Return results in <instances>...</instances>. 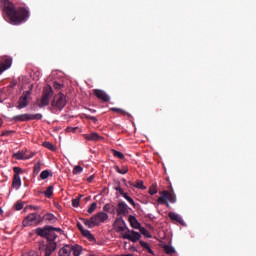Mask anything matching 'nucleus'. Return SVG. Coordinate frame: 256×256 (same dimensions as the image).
<instances>
[{
	"label": "nucleus",
	"mask_w": 256,
	"mask_h": 256,
	"mask_svg": "<svg viewBox=\"0 0 256 256\" xmlns=\"http://www.w3.org/2000/svg\"><path fill=\"white\" fill-rule=\"evenodd\" d=\"M0 7L5 14L4 18L7 17L8 22L12 25H20L30 17L29 10L23 7L15 8L14 3L10 0H0Z\"/></svg>",
	"instance_id": "obj_1"
},
{
	"label": "nucleus",
	"mask_w": 256,
	"mask_h": 256,
	"mask_svg": "<svg viewBox=\"0 0 256 256\" xmlns=\"http://www.w3.org/2000/svg\"><path fill=\"white\" fill-rule=\"evenodd\" d=\"M108 219L109 215H107L106 212H98L90 219L80 218V221H82L88 229H93L94 227H98L100 224H104Z\"/></svg>",
	"instance_id": "obj_2"
},
{
	"label": "nucleus",
	"mask_w": 256,
	"mask_h": 256,
	"mask_svg": "<svg viewBox=\"0 0 256 256\" xmlns=\"http://www.w3.org/2000/svg\"><path fill=\"white\" fill-rule=\"evenodd\" d=\"M62 233L63 230L61 228H54L52 226H44L43 228H36L35 234L42 237L43 239H47L48 242L55 241L57 239V233Z\"/></svg>",
	"instance_id": "obj_3"
},
{
	"label": "nucleus",
	"mask_w": 256,
	"mask_h": 256,
	"mask_svg": "<svg viewBox=\"0 0 256 256\" xmlns=\"http://www.w3.org/2000/svg\"><path fill=\"white\" fill-rule=\"evenodd\" d=\"M54 91L50 85H46L43 90L42 99H40V103H38L39 108L46 107L50 104V99L53 97Z\"/></svg>",
	"instance_id": "obj_4"
},
{
	"label": "nucleus",
	"mask_w": 256,
	"mask_h": 256,
	"mask_svg": "<svg viewBox=\"0 0 256 256\" xmlns=\"http://www.w3.org/2000/svg\"><path fill=\"white\" fill-rule=\"evenodd\" d=\"M43 115L41 113L38 114H19L14 116V118H12V121H15L16 123L18 122H29L32 120H42Z\"/></svg>",
	"instance_id": "obj_5"
},
{
	"label": "nucleus",
	"mask_w": 256,
	"mask_h": 256,
	"mask_svg": "<svg viewBox=\"0 0 256 256\" xmlns=\"http://www.w3.org/2000/svg\"><path fill=\"white\" fill-rule=\"evenodd\" d=\"M66 103L67 100L65 94L60 93L54 97V100H52L51 107L55 111H62L63 108H65Z\"/></svg>",
	"instance_id": "obj_6"
},
{
	"label": "nucleus",
	"mask_w": 256,
	"mask_h": 256,
	"mask_svg": "<svg viewBox=\"0 0 256 256\" xmlns=\"http://www.w3.org/2000/svg\"><path fill=\"white\" fill-rule=\"evenodd\" d=\"M42 223V216L37 212L31 213L23 220V227H30L33 225H40Z\"/></svg>",
	"instance_id": "obj_7"
},
{
	"label": "nucleus",
	"mask_w": 256,
	"mask_h": 256,
	"mask_svg": "<svg viewBox=\"0 0 256 256\" xmlns=\"http://www.w3.org/2000/svg\"><path fill=\"white\" fill-rule=\"evenodd\" d=\"M122 239H126L128 241H131L132 243H135L141 239V233H138L135 230L127 229L126 231L122 232Z\"/></svg>",
	"instance_id": "obj_8"
},
{
	"label": "nucleus",
	"mask_w": 256,
	"mask_h": 256,
	"mask_svg": "<svg viewBox=\"0 0 256 256\" xmlns=\"http://www.w3.org/2000/svg\"><path fill=\"white\" fill-rule=\"evenodd\" d=\"M159 194H161V197L157 199L158 203H166L168 200L170 203H176L177 201L176 195L172 192L163 191L159 192Z\"/></svg>",
	"instance_id": "obj_9"
},
{
	"label": "nucleus",
	"mask_w": 256,
	"mask_h": 256,
	"mask_svg": "<svg viewBox=\"0 0 256 256\" xmlns=\"http://www.w3.org/2000/svg\"><path fill=\"white\" fill-rule=\"evenodd\" d=\"M31 92L30 91H24L22 96H20L19 101H18V108L19 110H22L23 108H26L29 106V98H30Z\"/></svg>",
	"instance_id": "obj_10"
},
{
	"label": "nucleus",
	"mask_w": 256,
	"mask_h": 256,
	"mask_svg": "<svg viewBox=\"0 0 256 256\" xmlns=\"http://www.w3.org/2000/svg\"><path fill=\"white\" fill-rule=\"evenodd\" d=\"M114 228L116 230V233H123L129 230L127 228L125 221L123 218H116L115 223H114Z\"/></svg>",
	"instance_id": "obj_11"
},
{
	"label": "nucleus",
	"mask_w": 256,
	"mask_h": 256,
	"mask_svg": "<svg viewBox=\"0 0 256 256\" xmlns=\"http://www.w3.org/2000/svg\"><path fill=\"white\" fill-rule=\"evenodd\" d=\"M95 97L99 100H102L103 103H108L110 101V96L105 91L101 89H94L92 90Z\"/></svg>",
	"instance_id": "obj_12"
},
{
	"label": "nucleus",
	"mask_w": 256,
	"mask_h": 256,
	"mask_svg": "<svg viewBox=\"0 0 256 256\" xmlns=\"http://www.w3.org/2000/svg\"><path fill=\"white\" fill-rule=\"evenodd\" d=\"M57 249V243L54 241H48L47 245L44 246V255L51 256Z\"/></svg>",
	"instance_id": "obj_13"
},
{
	"label": "nucleus",
	"mask_w": 256,
	"mask_h": 256,
	"mask_svg": "<svg viewBox=\"0 0 256 256\" xmlns=\"http://www.w3.org/2000/svg\"><path fill=\"white\" fill-rule=\"evenodd\" d=\"M84 139L87 141H102L103 137L99 136V134L97 132H91L90 134H84Z\"/></svg>",
	"instance_id": "obj_14"
},
{
	"label": "nucleus",
	"mask_w": 256,
	"mask_h": 256,
	"mask_svg": "<svg viewBox=\"0 0 256 256\" xmlns=\"http://www.w3.org/2000/svg\"><path fill=\"white\" fill-rule=\"evenodd\" d=\"M45 221L47 224H55L58 221V218L54 216L53 213H46L42 217V222Z\"/></svg>",
	"instance_id": "obj_15"
},
{
	"label": "nucleus",
	"mask_w": 256,
	"mask_h": 256,
	"mask_svg": "<svg viewBox=\"0 0 256 256\" xmlns=\"http://www.w3.org/2000/svg\"><path fill=\"white\" fill-rule=\"evenodd\" d=\"M72 251L73 247H71V245H64L62 248H60L58 256H70Z\"/></svg>",
	"instance_id": "obj_16"
},
{
	"label": "nucleus",
	"mask_w": 256,
	"mask_h": 256,
	"mask_svg": "<svg viewBox=\"0 0 256 256\" xmlns=\"http://www.w3.org/2000/svg\"><path fill=\"white\" fill-rule=\"evenodd\" d=\"M128 212V206L125 204V202H119L116 213H118V215H126Z\"/></svg>",
	"instance_id": "obj_17"
},
{
	"label": "nucleus",
	"mask_w": 256,
	"mask_h": 256,
	"mask_svg": "<svg viewBox=\"0 0 256 256\" xmlns=\"http://www.w3.org/2000/svg\"><path fill=\"white\" fill-rule=\"evenodd\" d=\"M33 156H34V154L29 156V155H27V153H25L23 151H20V152L14 154V158L16 160H27V159L32 158Z\"/></svg>",
	"instance_id": "obj_18"
},
{
	"label": "nucleus",
	"mask_w": 256,
	"mask_h": 256,
	"mask_svg": "<svg viewBox=\"0 0 256 256\" xmlns=\"http://www.w3.org/2000/svg\"><path fill=\"white\" fill-rule=\"evenodd\" d=\"M128 222L130 223L131 227L134 229H140L141 224H139L138 220L134 216H128Z\"/></svg>",
	"instance_id": "obj_19"
},
{
	"label": "nucleus",
	"mask_w": 256,
	"mask_h": 256,
	"mask_svg": "<svg viewBox=\"0 0 256 256\" xmlns=\"http://www.w3.org/2000/svg\"><path fill=\"white\" fill-rule=\"evenodd\" d=\"M12 61L10 59H5L3 63L0 64V74L8 70L11 67Z\"/></svg>",
	"instance_id": "obj_20"
},
{
	"label": "nucleus",
	"mask_w": 256,
	"mask_h": 256,
	"mask_svg": "<svg viewBox=\"0 0 256 256\" xmlns=\"http://www.w3.org/2000/svg\"><path fill=\"white\" fill-rule=\"evenodd\" d=\"M21 184H22L21 176L14 175V179L12 180V187L18 190L21 187Z\"/></svg>",
	"instance_id": "obj_21"
},
{
	"label": "nucleus",
	"mask_w": 256,
	"mask_h": 256,
	"mask_svg": "<svg viewBox=\"0 0 256 256\" xmlns=\"http://www.w3.org/2000/svg\"><path fill=\"white\" fill-rule=\"evenodd\" d=\"M169 218L179 224L184 223V220L176 212H169Z\"/></svg>",
	"instance_id": "obj_22"
},
{
	"label": "nucleus",
	"mask_w": 256,
	"mask_h": 256,
	"mask_svg": "<svg viewBox=\"0 0 256 256\" xmlns=\"http://www.w3.org/2000/svg\"><path fill=\"white\" fill-rule=\"evenodd\" d=\"M114 190H115V191H118V193H119L120 195H122V197H123L124 199L130 198V196L127 195V193L123 192V189L121 188V182H119V181L116 182V186H115Z\"/></svg>",
	"instance_id": "obj_23"
},
{
	"label": "nucleus",
	"mask_w": 256,
	"mask_h": 256,
	"mask_svg": "<svg viewBox=\"0 0 256 256\" xmlns=\"http://www.w3.org/2000/svg\"><path fill=\"white\" fill-rule=\"evenodd\" d=\"M72 247V255L74 256H81L83 248L81 245H71Z\"/></svg>",
	"instance_id": "obj_24"
},
{
	"label": "nucleus",
	"mask_w": 256,
	"mask_h": 256,
	"mask_svg": "<svg viewBox=\"0 0 256 256\" xmlns=\"http://www.w3.org/2000/svg\"><path fill=\"white\" fill-rule=\"evenodd\" d=\"M163 251H165V253L167 255H172V254H175L176 253V249L173 248V246L171 245H165L163 246Z\"/></svg>",
	"instance_id": "obj_25"
},
{
	"label": "nucleus",
	"mask_w": 256,
	"mask_h": 256,
	"mask_svg": "<svg viewBox=\"0 0 256 256\" xmlns=\"http://www.w3.org/2000/svg\"><path fill=\"white\" fill-rule=\"evenodd\" d=\"M110 111L114 112V113H118V114H122L123 116H127L128 118L131 117V114H129V112H125L122 109L119 108H111Z\"/></svg>",
	"instance_id": "obj_26"
},
{
	"label": "nucleus",
	"mask_w": 256,
	"mask_h": 256,
	"mask_svg": "<svg viewBox=\"0 0 256 256\" xmlns=\"http://www.w3.org/2000/svg\"><path fill=\"white\" fill-rule=\"evenodd\" d=\"M115 171L116 173L125 175L127 172H129V168H127V166H122V168H119L118 166H115Z\"/></svg>",
	"instance_id": "obj_27"
},
{
	"label": "nucleus",
	"mask_w": 256,
	"mask_h": 256,
	"mask_svg": "<svg viewBox=\"0 0 256 256\" xmlns=\"http://www.w3.org/2000/svg\"><path fill=\"white\" fill-rule=\"evenodd\" d=\"M80 233H82V236L86 237L90 241H93L95 239L93 234H91L89 230H82L80 231Z\"/></svg>",
	"instance_id": "obj_28"
},
{
	"label": "nucleus",
	"mask_w": 256,
	"mask_h": 256,
	"mask_svg": "<svg viewBox=\"0 0 256 256\" xmlns=\"http://www.w3.org/2000/svg\"><path fill=\"white\" fill-rule=\"evenodd\" d=\"M139 245L142 246L144 249H146V251L150 254H154L153 250H151L149 244H147V242H144L142 240L139 241Z\"/></svg>",
	"instance_id": "obj_29"
},
{
	"label": "nucleus",
	"mask_w": 256,
	"mask_h": 256,
	"mask_svg": "<svg viewBox=\"0 0 256 256\" xmlns=\"http://www.w3.org/2000/svg\"><path fill=\"white\" fill-rule=\"evenodd\" d=\"M134 188L139 190H146V187L143 186L142 180H136V183L134 184Z\"/></svg>",
	"instance_id": "obj_30"
},
{
	"label": "nucleus",
	"mask_w": 256,
	"mask_h": 256,
	"mask_svg": "<svg viewBox=\"0 0 256 256\" xmlns=\"http://www.w3.org/2000/svg\"><path fill=\"white\" fill-rule=\"evenodd\" d=\"M157 184L154 183L150 186V188L148 189V194H150L151 196H153L154 194H157Z\"/></svg>",
	"instance_id": "obj_31"
},
{
	"label": "nucleus",
	"mask_w": 256,
	"mask_h": 256,
	"mask_svg": "<svg viewBox=\"0 0 256 256\" xmlns=\"http://www.w3.org/2000/svg\"><path fill=\"white\" fill-rule=\"evenodd\" d=\"M53 190H54L53 186H48L46 192H44V196H46L47 198L53 197Z\"/></svg>",
	"instance_id": "obj_32"
},
{
	"label": "nucleus",
	"mask_w": 256,
	"mask_h": 256,
	"mask_svg": "<svg viewBox=\"0 0 256 256\" xmlns=\"http://www.w3.org/2000/svg\"><path fill=\"white\" fill-rule=\"evenodd\" d=\"M50 176H53V174H50L48 170L42 171V173H40V179L42 180H46Z\"/></svg>",
	"instance_id": "obj_33"
},
{
	"label": "nucleus",
	"mask_w": 256,
	"mask_h": 256,
	"mask_svg": "<svg viewBox=\"0 0 256 256\" xmlns=\"http://www.w3.org/2000/svg\"><path fill=\"white\" fill-rule=\"evenodd\" d=\"M139 231L140 234H142L144 237H146L147 239H151V234L148 230H146V228H139Z\"/></svg>",
	"instance_id": "obj_34"
},
{
	"label": "nucleus",
	"mask_w": 256,
	"mask_h": 256,
	"mask_svg": "<svg viewBox=\"0 0 256 256\" xmlns=\"http://www.w3.org/2000/svg\"><path fill=\"white\" fill-rule=\"evenodd\" d=\"M112 154L114 155L115 158L125 159V155H123V153H121L117 150H112Z\"/></svg>",
	"instance_id": "obj_35"
},
{
	"label": "nucleus",
	"mask_w": 256,
	"mask_h": 256,
	"mask_svg": "<svg viewBox=\"0 0 256 256\" xmlns=\"http://www.w3.org/2000/svg\"><path fill=\"white\" fill-rule=\"evenodd\" d=\"M95 209H97V202H94L90 205V207H88V214H93V212L95 211Z\"/></svg>",
	"instance_id": "obj_36"
},
{
	"label": "nucleus",
	"mask_w": 256,
	"mask_h": 256,
	"mask_svg": "<svg viewBox=\"0 0 256 256\" xmlns=\"http://www.w3.org/2000/svg\"><path fill=\"white\" fill-rule=\"evenodd\" d=\"M83 172V168L79 165L75 166L74 170L72 171V173L74 175H78L81 174Z\"/></svg>",
	"instance_id": "obj_37"
},
{
	"label": "nucleus",
	"mask_w": 256,
	"mask_h": 256,
	"mask_svg": "<svg viewBox=\"0 0 256 256\" xmlns=\"http://www.w3.org/2000/svg\"><path fill=\"white\" fill-rule=\"evenodd\" d=\"M43 147H45L46 149L51 150V151H54V150H55L54 145L51 144L50 142H44V143H43Z\"/></svg>",
	"instance_id": "obj_38"
},
{
	"label": "nucleus",
	"mask_w": 256,
	"mask_h": 256,
	"mask_svg": "<svg viewBox=\"0 0 256 256\" xmlns=\"http://www.w3.org/2000/svg\"><path fill=\"white\" fill-rule=\"evenodd\" d=\"M39 172H41V162H38L34 165V174L38 175Z\"/></svg>",
	"instance_id": "obj_39"
},
{
	"label": "nucleus",
	"mask_w": 256,
	"mask_h": 256,
	"mask_svg": "<svg viewBox=\"0 0 256 256\" xmlns=\"http://www.w3.org/2000/svg\"><path fill=\"white\" fill-rule=\"evenodd\" d=\"M113 206L111 204H106L103 206V212L110 213Z\"/></svg>",
	"instance_id": "obj_40"
},
{
	"label": "nucleus",
	"mask_w": 256,
	"mask_h": 256,
	"mask_svg": "<svg viewBox=\"0 0 256 256\" xmlns=\"http://www.w3.org/2000/svg\"><path fill=\"white\" fill-rule=\"evenodd\" d=\"M14 176H18L19 177V174H22L23 173V170L21 167H14Z\"/></svg>",
	"instance_id": "obj_41"
},
{
	"label": "nucleus",
	"mask_w": 256,
	"mask_h": 256,
	"mask_svg": "<svg viewBox=\"0 0 256 256\" xmlns=\"http://www.w3.org/2000/svg\"><path fill=\"white\" fill-rule=\"evenodd\" d=\"M77 130H78V127L68 126V127L66 128V132H67V133H70V132L75 133V132H77Z\"/></svg>",
	"instance_id": "obj_42"
},
{
	"label": "nucleus",
	"mask_w": 256,
	"mask_h": 256,
	"mask_svg": "<svg viewBox=\"0 0 256 256\" xmlns=\"http://www.w3.org/2000/svg\"><path fill=\"white\" fill-rule=\"evenodd\" d=\"M80 200L79 198L72 199V207L78 208L79 207Z\"/></svg>",
	"instance_id": "obj_43"
},
{
	"label": "nucleus",
	"mask_w": 256,
	"mask_h": 256,
	"mask_svg": "<svg viewBox=\"0 0 256 256\" xmlns=\"http://www.w3.org/2000/svg\"><path fill=\"white\" fill-rule=\"evenodd\" d=\"M86 118H87V120H91L94 123H97V121H98L97 118H95L94 116H91L89 114H86Z\"/></svg>",
	"instance_id": "obj_44"
},
{
	"label": "nucleus",
	"mask_w": 256,
	"mask_h": 256,
	"mask_svg": "<svg viewBox=\"0 0 256 256\" xmlns=\"http://www.w3.org/2000/svg\"><path fill=\"white\" fill-rule=\"evenodd\" d=\"M15 133V131L14 130H8V131H5V132H3V136H10V135H13Z\"/></svg>",
	"instance_id": "obj_45"
},
{
	"label": "nucleus",
	"mask_w": 256,
	"mask_h": 256,
	"mask_svg": "<svg viewBox=\"0 0 256 256\" xmlns=\"http://www.w3.org/2000/svg\"><path fill=\"white\" fill-rule=\"evenodd\" d=\"M16 211H21L23 209V204L22 203H16Z\"/></svg>",
	"instance_id": "obj_46"
},
{
	"label": "nucleus",
	"mask_w": 256,
	"mask_h": 256,
	"mask_svg": "<svg viewBox=\"0 0 256 256\" xmlns=\"http://www.w3.org/2000/svg\"><path fill=\"white\" fill-rule=\"evenodd\" d=\"M125 200H127V202L130 203L132 206H135V202H134L133 198H131V197H126Z\"/></svg>",
	"instance_id": "obj_47"
},
{
	"label": "nucleus",
	"mask_w": 256,
	"mask_h": 256,
	"mask_svg": "<svg viewBox=\"0 0 256 256\" xmlns=\"http://www.w3.org/2000/svg\"><path fill=\"white\" fill-rule=\"evenodd\" d=\"M76 227H78L79 231H85L86 229L83 228V225L78 222V224H76Z\"/></svg>",
	"instance_id": "obj_48"
},
{
	"label": "nucleus",
	"mask_w": 256,
	"mask_h": 256,
	"mask_svg": "<svg viewBox=\"0 0 256 256\" xmlns=\"http://www.w3.org/2000/svg\"><path fill=\"white\" fill-rule=\"evenodd\" d=\"M54 87L56 90H59L61 89V84H59L58 82H55Z\"/></svg>",
	"instance_id": "obj_49"
},
{
	"label": "nucleus",
	"mask_w": 256,
	"mask_h": 256,
	"mask_svg": "<svg viewBox=\"0 0 256 256\" xmlns=\"http://www.w3.org/2000/svg\"><path fill=\"white\" fill-rule=\"evenodd\" d=\"M94 180V175H91L90 177L87 178L88 183H92Z\"/></svg>",
	"instance_id": "obj_50"
},
{
	"label": "nucleus",
	"mask_w": 256,
	"mask_h": 256,
	"mask_svg": "<svg viewBox=\"0 0 256 256\" xmlns=\"http://www.w3.org/2000/svg\"><path fill=\"white\" fill-rule=\"evenodd\" d=\"M30 208H31L32 210H35V211L41 209L40 206H33V205H31Z\"/></svg>",
	"instance_id": "obj_51"
},
{
	"label": "nucleus",
	"mask_w": 256,
	"mask_h": 256,
	"mask_svg": "<svg viewBox=\"0 0 256 256\" xmlns=\"http://www.w3.org/2000/svg\"><path fill=\"white\" fill-rule=\"evenodd\" d=\"M23 256H36L34 252H30V253H27V254H23Z\"/></svg>",
	"instance_id": "obj_52"
},
{
	"label": "nucleus",
	"mask_w": 256,
	"mask_h": 256,
	"mask_svg": "<svg viewBox=\"0 0 256 256\" xmlns=\"http://www.w3.org/2000/svg\"><path fill=\"white\" fill-rule=\"evenodd\" d=\"M159 204H161V205H165L167 208H169V207H170V204L168 203V201H166V203H159Z\"/></svg>",
	"instance_id": "obj_53"
},
{
	"label": "nucleus",
	"mask_w": 256,
	"mask_h": 256,
	"mask_svg": "<svg viewBox=\"0 0 256 256\" xmlns=\"http://www.w3.org/2000/svg\"><path fill=\"white\" fill-rule=\"evenodd\" d=\"M128 185H130L131 187L135 186V184L133 182H131V181L128 182Z\"/></svg>",
	"instance_id": "obj_54"
},
{
	"label": "nucleus",
	"mask_w": 256,
	"mask_h": 256,
	"mask_svg": "<svg viewBox=\"0 0 256 256\" xmlns=\"http://www.w3.org/2000/svg\"><path fill=\"white\" fill-rule=\"evenodd\" d=\"M88 111H90L92 114H94L96 112L95 109H88Z\"/></svg>",
	"instance_id": "obj_55"
},
{
	"label": "nucleus",
	"mask_w": 256,
	"mask_h": 256,
	"mask_svg": "<svg viewBox=\"0 0 256 256\" xmlns=\"http://www.w3.org/2000/svg\"><path fill=\"white\" fill-rule=\"evenodd\" d=\"M118 256H134L133 254H123V255H118Z\"/></svg>",
	"instance_id": "obj_56"
},
{
	"label": "nucleus",
	"mask_w": 256,
	"mask_h": 256,
	"mask_svg": "<svg viewBox=\"0 0 256 256\" xmlns=\"http://www.w3.org/2000/svg\"><path fill=\"white\" fill-rule=\"evenodd\" d=\"M122 183H124V185H127L126 179H122Z\"/></svg>",
	"instance_id": "obj_57"
},
{
	"label": "nucleus",
	"mask_w": 256,
	"mask_h": 256,
	"mask_svg": "<svg viewBox=\"0 0 256 256\" xmlns=\"http://www.w3.org/2000/svg\"><path fill=\"white\" fill-rule=\"evenodd\" d=\"M82 197H83V195H79L78 198H76V199H79V201H81Z\"/></svg>",
	"instance_id": "obj_58"
},
{
	"label": "nucleus",
	"mask_w": 256,
	"mask_h": 256,
	"mask_svg": "<svg viewBox=\"0 0 256 256\" xmlns=\"http://www.w3.org/2000/svg\"><path fill=\"white\" fill-rule=\"evenodd\" d=\"M3 214V210L2 209H0V215H2Z\"/></svg>",
	"instance_id": "obj_59"
},
{
	"label": "nucleus",
	"mask_w": 256,
	"mask_h": 256,
	"mask_svg": "<svg viewBox=\"0 0 256 256\" xmlns=\"http://www.w3.org/2000/svg\"><path fill=\"white\" fill-rule=\"evenodd\" d=\"M88 200H90V197H87V198H86V201H88Z\"/></svg>",
	"instance_id": "obj_60"
},
{
	"label": "nucleus",
	"mask_w": 256,
	"mask_h": 256,
	"mask_svg": "<svg viewBox=\"0 0 256 256\" xmlns=\"http://www.w3.org/2000/svg\"><path fill=\"white\" fill-rule=\"evenodd\" d=\"M88 256H94V255H88Z\"/></svg>",
	"instance_id": "obj_61"
}]
</instances>
